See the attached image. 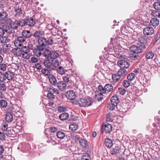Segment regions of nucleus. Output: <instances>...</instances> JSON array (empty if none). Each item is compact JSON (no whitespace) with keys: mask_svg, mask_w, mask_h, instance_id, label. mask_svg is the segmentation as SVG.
Segmentation results:
<instances>
[{"mask_svg":"<svg viewBox=\"0 0 160 160\" xmlns=\"http://www.w3.org/2000/svg\"><path fill=\"white\" fill-rule=\"evenodd\" d=\"M94 101H95L91 98L88 99L81 98V107H85L90 106Z\"/></svg>","mask_w":160,"mask_h":160,"instance_id":"obj_1","label":"nucleus"},{"mask_svg":"<svg viewBox=\"0 0 160 160\" xmlns=\"http://www.w3.org/2000/svg\"><path fill=\"white\" fill-rule=\"evenodd\" d=\"M38 44L37 46L40 49L44 50L47 44V40L45 38L41 37V38L38 39Z\"/></svg>","mask_w":160,"mask_h":160,"instance_id":"obj_2","label":"nucleus"},{"mask_svg":"<svg viewBox=\"0 0 160 160\" xmlns=\"http://www.w3.org/2000/svg\"><path fill=\"white\" fill-rule=\"evenodd\" d=\"M112 131V127L111 124L108 123L102 124L101 131L102 134L104 132H105L106 133H109Z\"/></svg>","mask_w":160,"mask_h":160,"instance_id":"obj_3","label":"nucleus"},{"mask_svg":"<svg viewBox=\"0 0 160 160\" xmlns=\"http://www.w3.org/2000/svg\"><path fill=\"white\" fill-rule=\"evenodd\" d=\"M118 65L122 68H127L129 66V63L127 59H122L118 61Z\"/></svg>","mask_w":160,"mask_h":160,"instance_id":"obj_4","label":"nucleus"},{"mask_svg":"<svg viewBox=\"0 0 160 160\" xmlns=\"http://www.w3.org/2000/svg\"><path fill=\"white\" fill-rule=\"evenodd\" d=\"M25 41V39L23 37H19L15 41L14 44L16 47H21L22 46Z\"/></svg>","mask_w":160,"mask_h":160,"instance_id":"obj_5","label":"nucleus"},{"mask_svg":"<svg viewBox=\"0 0 160 160\" xmlns=\"http://www.w3.org/2000/svg\"><path fill=\"white\" fill-rule=\"evenodd\" d=\"M66 95L67 98L71 100L75 99L76 98L75 93L72 91H67Z\"/></svg>","mask_w":160,"mask_h":160,"instance_id":"obj_6","label":"nucleus"},{"mask_svg":"<svg viewBox=\"0 0 160 160\" xmlns=\"http://www.w3.org/2000/svg\"><path fill=\"white\" fill-rule=\"evenodd\" d=\"M129 49L131 52L136 54L139 53L141 52L140 46L134 45L131 46L129 48Z\"/></svg>","mask_w":160,"mask_h":160,"instance_id":"obj_7","label":"nucleus"},{"mask_svg":"<svg viewBox=\"0 0 160 160\" xmlns=\"http://www.w3.org/2000/svg\"><path fill=\"white\" fill-rule=\"evenodd\" d=\"M154 29L152 27H147L143 29V33L145 35H150L154 33Z\"/></svg>","mask_w":160,"mask_h":160,"instance_id":"obj_8","label":"nucleus"},{"mask_svg":"<svg viewBox=\"0 0 160 160\" xmlns=\"http://www.w3.org/2000/svg\"><path fill=\"white\" fill-rule=\"evenodd\" d=\"M35 20L31 18L25 19V25L32 27L35 24Z\"/></svg>","mask_w":160,"mask_h":160,"instance_id":"obj_9","label":"nucleus"},{"mask_svg":"<svg viewBox=\"0 0 160 160\" xmlns=\"http://www.w3.org/2000/svg\"><path fill=\"white\" fill-rule=\"evenodd\" d=\"M8 14L5 12H2L0 13V21L2 22V23L6 24V20L7 18Z\"/></svg>","mask_w":160,"mask_h":160,"instance_id":"obj_10","label":"nucleus"},{"mask_svg":"<svg viewBox=\"0 0 160 160\" xmlns=\"http://www.w3.org/2000/svg\"><path fill=\"white\" fill-rule=\"evenodd\" d=\"M139 40L140 43V45L142 48L147 49V48L145 45L147 42V40L144 37H141L139 38Z\"/></svg>","mask_w":160,"mask_h":160,"instance_id":"obj_11","label":"nucleus"},{"mask_svg":"<svg viewBox=\"0 0 160 160\" xmlns=\"http://www.w3.org/2000/svg\"><path fill=\"white\" fill-rule=\"evenodd\" d=\"M57 84H58V87L61 90L63 91L66 88V85L62 81H59Z\"/></svg>","mask_w":160,"mask_h":160,"instance_id":"obj_12","label":"nucleus"},{"mask_svg":"<svg viewBox=\"0 0 160 160\" xmlns=\"http://www.w3.org/2000/svg\"><path fill=\"white\" fill-rule=\"evenodd\" d=\"M22 51L20 48H13L12 50V53L17 56H20L22 54Z\"/></svg>","mask_w":160,"mask_h":160,"instance_id":"obj_13","label":"nucleus"},{"mask_svg":"<svg viewBox=\"0 0 160 160\" xmlns=\"http://www.w3.org/2000/svg\"><path fill=\"white\" fill-rule=\"evenodd\" d=\"M22 10L21 8H16L14 12V15L16 17H18L22 15Z\"/></svg>","mask_w":160,"mask_h":160,"instance_id":"obj_14","label":"nucleus"},{"mask_svg":"<svg viewBox=\"0 0 160 160\" xmlns=\"http://www.w3.org/2000/svg\"><path fill=\"white\" fill-rule=\"evenodd\" d=\"M5 76L8 80H11L14 77V74L11 71L7 72L5 73Z\"/></svg>","mask_w":160,"mask_h":160,"instance_id":"obj_15","label":"nucleus"},{"mask_svg":"<svg viewBox=\"0 0 160 160\" xmlns=\"http://www.w3.org/2000/svg\"><path fill=\"white\" fill-rule=\"evenodd\" d=\"M5 119L8 122H11L13 120V116L10 112H7L5 115Z\"/></svg>","mask_w":160,"mask_h":160,"instance_id":"obj_16","label":"nucleus"},{"mask_svg":"<svg viewBox=\"0 0 160 160\" xmlns=\"http://www.w3.org/2000/svg\"><path fill=\"white\" fill-rule=\"evenodd\" d=\"M48 79L51 84L53 85H55L57 84V80L54 76L53 75H49Z\"/></svg>","mask_w":160,"mask_h":160,"instance_id":"obj_17","label":"nucleus"},{"mask_svg":"<svg viewBox=\"0 0 160 160\" xmlns=\"http://www.w3.org/2000/svg\"><path fill=\"white\" fill-rule=\"evenodd\" d=\"M89 142L86 140L81 138V146L83 148H87L88 146Z\"/></svg>","mask_w":160,"mask_h":160,"instance_id":"obj_18","label":"nucleus"},{"mask_svg":"<svg viewBox=\"0 0 160 160\" xmlns=\"http://www.w3.org/2000/svg\"><path fill=\"white\" fill-rule=\"evenodd\" d=\"M43 64L44 66L48 69L52 67V62L48 59H46L43 61Z\"/></svg>","mask_w":160,"mask_h":160,"instance_id":"obj_19","label":"nucleus"},{"mask_svg":"<svg viewBox=\"0 0 160 160\" xmlns=\"http://www.w3.org/2000/svg\"><path fill=\"white\" fill-rule=\"evenodd\" d=\"M150 23L153 26H158L159 23V20L156 18H153L151 19Z\"/></svg>","mask_w":160,"mask_h":160,"instance_id":"obj_20","label":"nucleus"},{"mask_svg":"<svg viewBox=\"0 0 160 160\" xmlns=\"http://www.w3.org/2000/svg\"><path fill=\"white\" fill-rule=\"evenodd\" d=\"M42 32L39 30L36 31L33 34V36L36 39L37 38L38 40V39L41 38V37L42 35Z\"/></svg>","mask_w":160,"mask_h":160,"instance_id":"obj_21","label":"nucleus"},{"mask_svg":"<svg viewBox=\"0 0 160 160\" xmlns=\"http://www.w3.org/2000/svg\"><path fill=\"white\" fill-rule=\"evenodd\" d=\"M59 56V53L56 51H51L50 58L56 59Z\"/></svg>","mask_w":160,"mask_h":160,"instance_id":"obj_22","label":"nucleus"},{"mask_svg":"<svg viewBox=\"0 0 160 160\" xmlns=\"http://www.w3.org/2000/svg\"><path fill=\"white\" fill-rule=\"evenodd\" d=\"M111 102L112 103L115 104L117 105L119 102V100L117 96H112L111 98Z\"/></svg>","mask_w":160,"mask_h":160,"instance_id":"obj_23","label":"nucleus"},{"mask_svg":"<svg viewBox=\"0 0 160 160\" xmlns=\"http://www.w3.org/2000/svg\"><path fill=\"white\" fill-rule=\"evenodd\" d=\"M9 21V23L10 26L12 27L13 28L16 29L18 27V26L17 24V22L16 20H15V21H11V19L8 20Z\"/></svg>","mask_w":160,"mask_h":160,"instance_id":"obj_24","label":"nucleus"},{"mask_svg":"<svg viewBox=\"0 0 160 160\" xmlns=\"http://www.w3.org/2000/svg\"><path fill=\"white\" fill-rule=\"evenodd\" d=\"M68 117V114L67 113L64 112L61 114L59 116V118L61 120L64 121L67 120Z\"/></svg>","mask_w":160,"mask_h":160,"instance_id":"obj_25","label":"nucleus"},{"mask_svg":"<svg viewBox=\"0 0 160 160\" xmlns=\"http://www.w3.org/2000/svg\"><path fill=\"white\" fill-rule=\"evenodd\" d=\"M43 50H42L39 49L38 47L37 46V48L34 49L33 50V53L34 55L37 57H39L41 55V52Z\"/></svg>","mask_w":160,"mask_h":160,"instance_id":"obj_26","label":"nucleus"},{"mask_svg":"<svg viewBox=\"0 0 160 160\" xmlns=\"http://www.w3.org/2000/svg\"><path fill=\"white\" fill-rule=\"evenodd\" d=\"M31 33L28 30H25L22 32L23 37L26 38H28L30 37L31 36Z\"/></svg>","mask_w":160,"mask_h":160,"instance_id":"obj_27","label":"nucleus"},{"mask_svg":"<svg viewBox=\"0 0 160 160\" xmlns=\"http://www.w3.org/2000/svg\"><path fill=\"white\" fill-rule=\"evenodd\" d=\"M127 72V70L125 69L124 68H122L118 70V73L121 77H122L125 75Z\"/></svg>","mask_w":160,"mask_h":160,"instance_id":"obj_28","label":"nucleus"},{"mask_svg":"<svg viewBox=\"0 0 160 160\" xmlns=\"http://www.w3.org/2000/svg\"><path fill=\"white\" fill-rule=\"evenodd\" d=\"M104 144L106 147L109 148L111 147L113 145L112 141L109 138H107L105 140Z\"/></svg>","mask_w":160,"mask_h":160,"instance_id":"obj_29","label":"nucleus"},{"mask_svg":"<svg viewBox=\"0 0 160 160\" xmlns=\"http://www.w3.org/2000/svg\"><path fill=\"white\" fill-rule=\"evenodd\" d=\"M120 150L118 146H116L113 150L111 151V154L112 155H116L120 153Z\"/></svg>","mask_w":160,"mask_h":160,"instance_id":"obj_30","label":"nucleus"},{"mask_svg":"<svg viewBox=\"0 0 160 160\" xmlns=\"http://www.w3.org/2000/svg\"><path fill=\"white\" fill-rule=\"evenodd\" d=\"M52 65L55 68L58 67L60 65V62L58 60L52 59Z\"/></svg>","mask_w":160,"mask_h":160,"instance_id":"obj_31","label":"nucleus"},{"mask_svg":"<svg viewBox=\"0 0 160 160\" xmlns=\"http://www.w3.org/2000/svg\"><path fill=\"white\" fill-rule=\"evenodd\" d=\"M78 127L77 124L72 123L69 125V128L71 131H75L77 130Z\"/></svg>","mask_w":160,"mask_h":160,"instance_id":"obj_32","label":"nucleus"},{"mask_svg":"<svg viewBox=\"0 0 160 160\" xmlns=\"http://www.w3.org/2000/svg\"><path fill=\"white\" fill-rule=\"evenodd\" d=\"M17 24L18 26H23L25 25V19L20 18L16 20Z\"/></svg>","mask_w":160,"mask_h":160,"instance_id":"obj_33","label":"nucleus"},{"mask_svg":"<svg viewBox=\"0 0 160 160\" xmlns=\"http://www.w3.org/2000/svg\"><path fill=\"white\" fill-rule=\"evenodd\" d=\"M103 98L102 94L101 92L95 95V100H97L98 101H99L102 100Z\"/></svg>","mask_w":160,"mask_h":160,"instance_id":"obj_34","label":"nucleus"},{"mask_svg":"<svg viewBox=\"0 0 160 160\" xmlns=\"http://www.w3.org/2000/svg\"><path fill=\"white\" fill-rule=\"evenodd\" d=\"M50 71V69L48 70V68H43L42 69L41 72L43 74L45 75L48 76V77L49 75H51Z\"/></svg>","mask_w":160,"mask_h":160,"instance_id":"obj_35","label":"nucleus"},{"mask_svg":"<svg viewBox=\"0 0 160 160\" xmlns=\"http://www.w3.org/2000/svg\"><path fill=\"white\" fill-rule=\"evenodd\" d=\"M121 77L118 74H113L112 75V78L113 81L114 82H118L120 79Z\"/></svg>","mask_w":160,"mask_h":160,"instance_id":"obj_36","label":"nucleus"},{"mask_svg":"<svg viewBox=\"0 0 160 160\" xmlns=\"http://www.w3.org/2000/svg\"><path fill=\"white\" fill-rule=\"evenodd\" d=\"M51 51L48 49L45 50L43 52L44 56L47 58L50 59Z\"/></svg>","mask_w":160,"mask_h":160,"instance_id":"obj_37","label":"nucleus"},{"mask_svg":"<svg viewBox=\"0 0 160 160\" xmlns=\"http://www.w3.org/2000/svg\"><path fill=\"white\" fill-rule=\"evenodd\" d=\"M82 160H91V158L89 154L85 153L84 154L81 158Z\"/></svg>","mask_w":160,"mask_h":160,"instance_id":"obj_38","label":"nucleus"},{"mask_svg":"<svg viewBox=\"0 0 160 160\" xmlns=\"http://www.w3.org/2000/svg\"><path fill=\"white\" fill-rule=\"evenodd\" d=\"M105 90L108 92L111 91L113 90V87L110 84H107L104 86Z\"/></svg>","mask_w":160,"mask_h":160,"instance_id":"obj_39","label":"nucleus"},{"mask_svg":"<svg viewBox=\"0 0 160 160\" xmlns=\"http://www.w3.org/2000/svg\"><path fill=\"white\" fill-rule=\"evenodd\" d=\"M57 70L58 73L61 75H63L65 73L64 68L62 66L59 67Z\"/></svg>","mask_w":160,"mask_h":160,"instance_id":"obj_40","label":"nucleus"},{"mask_svg":"<svg viewBox=\"0 0 160 160\" xmlns=\"http://www.w3.org/2000/svg\"><path fill=\"white\" fill-rule=\"evenodd\" d=\"M154 54L151 52H148L146 54L145 57L147 59H152L154 56Z\"/></svg>","mask_w":160,"mask_h":160,"instance_id":"obj_41","label":"nucleus"},{"mask_svg":"<svg viewBox=\"0 0 160 160\" xmlns=\"http://www.w3.org/2000/svg\"><path fill=\"white\" fill-rule=\"evenodd\" d=\"M56 135L58 138L61 139L64 138L65 136L64 133L62 131H58L57 132Z\"/></svg>","mask_w":160,"mask_h":160,"instance_id":"obj_42","label":"nucleus"},{"mask_svg":"<svg viewBox=\"0 0 160 160\" xmlns=\"http://www.w3.org/2000/svg\"><path fill=\"white\" fill-rule=\"evenodd\" d=\"M8 103L6 101L2 99L0 101V105L1 108H5L7 107Z\"/></svg>","mask_w":160,"mask_h":160,"instance_id":"obj_43","label":"nucleus"},{"mask_svg":"<svg viewBox=\"0 0 160 160\" xmlns=\"http://www.w3.org/2000/svg\"><path fill=\"white\" fill-rule=\"evenodd\" d=\"M156 10H152L151 15L154 17L158 16V17L160 18V11H158Z\"/></svg>","mask_w":160,"mask_h":160,"instance_id":"obj_44","label":"nucleus"},{"mask_svg":"<svg viewBox=\"0 0 160 160\" xmlns=\"http://www.w3.org/2000/svg\"><path fill=\"white\" fill-rule=\"evenodd\" d=\"M12 28H13L10 26H6L4 31L8 34L11 33L12 32Z\"/></svg>","mask_w":160,"mask_h":160,"instance_id":"obj_45","label":"nucleus"},{"mask_svg":"<svg viewBox=\"0 0 160 160\" xmlns=\"http://www.w3.org/2000/svg\"><path fill=\"white\" fill-rule=\"evenodd\" d=\"M154 8L157 10H160V2H155L153 5Z\"/></svg>","mask_w":160,"mask_h":160,"instance_id":"obj_46","label":"nucleus"},{"mask_svg":"<svg viewBox=\"0 0 160 160\" xmlns=\"http://www.w3.org/2000/svg\"><path fill=\"white\" fill-rule=\"evenodd\" d=\"M2 128L3 131H6L7 130L8 128V125L5 122L3 121L2 124Z\"/></svg>","mask_w":160,"mask_h":160,"instance_id":"obj_47","label":"nucleus"},{"mask_svg":"<svg viewBox=\"0 0 160 160\" xmlns=\"http://www.w3.org/2000/svg\"><path fill=\"white\" fill-rule=\"evenodd\" d=\"M8 38L6 36H0V42L4 43H7L8 42Z\"/></svg>","mask_w":160,"mask_h":160,"instance_id":"obj_48","label":"nucleus"},{"mask_svg":"<svg viewBox=\"0 0 160 160\" xmlns=\"http://www.w3.org/2000/svg\"><path fill=\"white\" fill-rule=\"evenodd\" d=\"M135 78V75L133 73H131L129 74L127 76V79L128 80L132 81Z\"/></svg>","mask_w":160,"mask_h":160,"instance_id":"obj_49","label":"nucleus"},{"mask_svg":"<svg viewBox=\"0 0 160 160\" xmlns=\"http://www.w3.org/2000/svg\"><path fill=\"white\" fill-rule=\"evenodd\" d=\"M117 105H115V104L112 103L108 104V107L110 110H113L114 109L115 106H117Z\"/></svg>","mask_w":160,"mask_h":160,"instance_id":"obj_50","label":"nucleus"},{"mask_svg":"<svg viewBox=\"0 0 160 160\" xmlns=\"http://www.w3.org/2000/svg\"><path fill=\"white\" fill-rule=\"evenodd\" d=\"M21 55L22 58L24 59H28L30 58V55L28 53V52L23 53Z\"/></svg>","mask_w":160,"mask_h":160,"instance_id":"obj_51","label":"nucleus"},{"mask_svg":"<svg viewBox=\"0 0 160 160\" xmlns=\"http://www.w3.org/2000/svg\"><path fill=\"white\" fill-rule=\"evenodd\" d=\"M139 57V56L138 55L136 54L134 55L133 54H131L130 56V59L134 60H137Z\"/></svg>","mask_w":160,"mask_h":160,"instance_id":"obj_52","label":"nucleus"},{"mask_svg":"<svg viewBox=\"0 0 160 160\" xmlns=\"http://www.w3.org/2000/svg\"><path fill=\"white\" fill-rule=\"evenodd\" d=\"M130 82L129 81L124 80L122 82L123 86L125 88H128L130 85Z\"/></svg>","mask_w":160,"mask_h":160,"instance_id":"obj_53","label":"nucleus"},{"mask_svg":"<svg viewBox=\"0 0 160 160\" xmlns=\"http://www.w3.org/2000/svg\"><path fill=\"white\" fill-rule=\"evenodd\" d=\"M6 79L5 75L2 72H0V81L2 82L4 81Z\"/></svg>","mask_w":160,"mask_h":160,"instance_id":"obj_54","label":"nucleus"},{"mask_svg":"<svg viewBox=\"0 0 160 160\" xmlns=\"http://www.w3.org/2000/svg\"><path fill=\"white\" fill-rule=\"evenodd\" d=\"M22 52V54L23 53L28 52H29V49L26 46L22 47L21 49Z\"/></svg>","mask_w":160,"mask_h":160,"instance_id":"obj_55","label":"nucleus"},{"mask_svg":"<svg viewBox=\"0 0 160 160\" xmlns=\"http://www.w3.org/2000/svg\"><path fill=\"white\" fill-rule=\"evenodd\" d=\"M6 85L4 83L0 84V90L4 91L6 90Z\"/></svg>","mask_w":160,"mask_h":160,"instance_id":"obj_56","label":"nucleus"},{"mask_svg":"<svg viewBox=\"0 0 160 160\" xmlns=\"http://www.w3.org/2000/svg\"><path fill=\"white\" fill-rule=\"evenodd\" d=\"M74 139L76 142H78L80 143V137L79 135H77L76 134H75L74 135Z\"/></svg>","mask_w":160,"mask_h":160,"instance_id":"obj_57","label":"nucleus"},{"mask_svg":"<svg viewBox=\"0 0 160 160\" xmlns=\"http://www.w3.org/2000/svg\"><path fill=\"white\" fill-rule=\"evenodd\" d=\"M118 91L120 94L122 95H124L126 92V90L123 88H119Z\"/></svg>","mask_w":160,"mask_h":160,"instance_id":"obj_58","label":"nucleus"},{"mask_svg":"<svg viewBox=\"0 0 160 160\" xmlns=\"http://www.w3.org/2000/svg\"><path fill=\"white\" fill-rule=\"evenodd\" d=\"M98 89L99 91H102L103 93H106V90H105L104 87L103 88L102 86L99 85L98 87Z\"/></svg>","mask_w":160,"mask_h":160,"instance_id":"obj_59","label":"nucleus"},{"mask_svg":"<svg viewBox=\"0 0 160 160\" xmlns=\"http://www.w3.org/2000/svg\"><path fill=\"white\" fill-rule=\"evenodd\" d=\"M6 65L5 64L2 63L0 64V69L2 71H4L6 69Z\"/></svg>","mask_w":160,"mask_h":160,"instance_id":"obj_60","label":"nucleus"},{"mask_svg":"<svg viewBox=\"0 0 160 160\" xmlns=\"http://www.w3.org/2000/svg\"><path fill=\"white\" fill-rule=\"evenodd\" d=\"M35 67L38 70H41L42 68V65L40 63H36Z\"/></svg>","mask_w":160,"mask_h":160,"instance_id":"obj_61","label":"nucleus"},{"mask_svg":"<svg viewBox=\"0 0 160 160\" xmlns=\"http://www.w3.org/2000/svg\"><path fill=\"white\" fill-rule=\"evenodd\" d=\"M63 80L64 82H67V83L69 82L70 80V78L69 77H68L66 76H64L63 77Z\"/></svg>","mask_w":160,"mask_h":160,"instance_id":"obj_62","label":"nucleus"},{"mask_svg":"<svg viewBox=\"0 0 160 160\" xmlns=\"http://www.w3.org/2000/svg\"><path fill=\"white\" fill-rule=\"evenodd\" d=\"M53 94V93H52L49 92L48 94L47 97L49 98L50 99H53L54 98V97Z\"/></svg>","mask_w":160,"mask_h":160,"instance_id":"obj_63","label":"nucleus"},{"mask_svg":"<svg viewBox=\"0 0 160 160\" xmlns=\"http://www.w3.org/2000/svg\"><path fill=\"white\" fill-rule=\"evenodd\" d=\"M0 139L2 141H4L5 140L4 134L1 132H0Z\"/></svg>","mask_w":160,"mask_h":160,"instance_id":"obj_64","label":"nucleus"}]
</instances>
